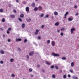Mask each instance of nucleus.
<instances>
[{
  "instance_id": "nucleus-1",
  "label": "nucleus",
  "mask_w": 79,
  "mask_h": 79,
  "mask_svg": "<svg viewBox=\"0 0 79 79\" xmlns=\"http://www.w3.org/2000/svg\"><path fill=\"white\" fill-rule=\"evenodd\" d=\"M52 55L54 56H59V55L58 54L55 53H52Z\"/></svg>"
},
{
  "instance_id": "nucleus-2",
  "label": "nucleus",
  "mask_w": 79,
  "mask_h": 79,
  "mask_svg": "<svg viewBox=\"0 0 79 79\" xmlns=\"http://www.w3.org/2000/svg\"><path fill=\"white\" fill-rule=\"evenodd\" d=\"M40 31V30L37 29L36 30L35 32V35H37L38 34H39V32Z\"/></svg>"
},
{
  "instance_id": "nucleus-3",
  "label": "nucleus",
  "mask_w": 79,
  "mask_h": 79,
  "mask_svg": "<svg viewBox=\"0 0 79 79\" xmlns=\"http://www.w3.org/2000/svg\"><path fill=\"white\" fill-rule=\"evenodd\" d=\"M52 45L53 47L55 45V42L54 41H52L51 42Z\"/></svg>"
},
{
  "instance_id": "nucleus-4",
  "label": "nucleus",
  "mask_w": 79,
  "mask_h": 79,
  "mask_svg": "<svg viewBox=\"0 0 79 79\" xmlns=\"http://www.w3.org/2000/svg\"><path fill=\"white\" fill-rule=\"evenodd\" d=\"M70 30H71V34H73V31H75V28H72Z\"/></svg>"
},
{
  "instance_id": "nucleus-5",
  "label": "nucleus",
  "mask_w": 79,
  "mask_h": 79,
  "mask_svg": "<svg viewBox=\"0 0 79 79\" xmlns=\"http://www.w3.org/2000/svg\"><path fill=\"white\" fill-rule=\"evenodd\" d=\"M26 11L27 12H29V7H27L26 8Z\"/></svg>"
},
{
  "instance_id": "nucleus-6",
  "label": "nucleus",
  "mask_w": 79,
  "mask_h": 79,
  "mask_svg": "<svg viewBox=\"0 0 79 79\" xmlns=\"http://www.w3.org/2000/svg\"><path fill=\"white\" fill-rule=\"evenodd\" d=\"M58 14V12L56 11H55L54 12V15L55 16H57Z\"/></svg>"
},
{
  "instance_id": "nucleus-7",
  "label": "nucleus",
  "mask_w": 79,
  "mask_h": 79,
  "mask_svg": "<svg viewBox=\"0 0 79 79\" xmlns=\"http://www.w3.org/2000/svg\"><path fill=\"white\" fill-rule=\"evenodd\" d=\"M38 10L41 11V10H42V7L40 6L38 8Z\"/></svg>"
},
{
  "instance_id": "nucleus-8",
  "label": "nucleus",
  "mask_w": 79,
  "mask_h": 79,
  "mask_svg": "<svg viewBox=\"0 0 79 79\" xmlns=\"http://www.w3.org/2000/svg\"><path fill=\"white\" fill-rule=\"evenodd\" d=\"M33 54H34V52H32L29 53V55L30 56H32Z\"/></svg>"
},
{
  "instance_id": "nucleus-9",
  "label": "nucleus",
  "mask_w": 79,
  "mask_h": 79,
  "mask_svg": "<svg viewBox=\"0 0 79 79\" xmlns=\"http://www.w3.org/2000/svg\"><path fill=\"white\" fill-rule=\"evenodd\" d=\"M59 24L60 23H59L56 22L55 23V25L56 26H59Z\"/></svg>"
},
{
  "instance_id": "nucleus-10",
  "label": "nucleus",
  "mask_w": 79,
  "mask_h": 79,
  "mask_svg": "<svg viewBox=\"0 0 79 79\" xmlns=\"http://www.w3.org/2000/svg\"><path fill=\"white\" fill-rule=\"evenodd\" d=\"M35 4L34 3H33L31 4V6L33 7H35Z\"/></svg>"
},
{
  "instance_id": "nucleus-11",
  "label": "nucleus",
  "mask_w": 79,
  "mask_h": 79,
  "mask_svg": "<svg viewBox=\"0 0 79 79\" xmlns=\"http://www.w3.org/2000/svg\"><path fill=\"white\" fill-rule=\"evenodd\" d=\"M16 40L17 42L18 41H21V39L20 38H19L16 39Z\"/></svg>"
},
{
  "instance_id": "nucleus-12",
  "label": "nucleus",
  "mask_w": 79,
  "mask_h": 79,
  "mask_svg": "<svg viewBox=\"0 0 79 79\" xmlns=\"http://www.w3.org/2000/svg\"><path fill=\"white\" fill-rule=\"evenodd\" d=\"M73 19H71L70 18H69L68 20L69 21H73Z\"/></svg>"
},
{
  "instance_id": "nucleus-13",
  "label": "nucleus",
  "mask_w": 79,
  "mask_h": 79,
  "mask_svg": "<svg viewBox=\"0 0 79 79\" xmlns=\"http://www.w3.org/2000/svg\"><path fill=\"white\" fill-rule=\"evenodd\" d=\"M74 65V62H72L71 63V66L72 67H73Z\"/></svg>"
},
{
  "instance_id": "nucleus-14",
  "label": "nucleus",
  "mask_w": 79,
  "mask_h": 79,
  "mask_svg": "<svg viewBox=\"0 0 79 79\" xmlns=\"http://www.w3.org/2000/svg\"><path fill=\"white\" fill-rule=\"evenodd\" d=\"M25 27V24H23L22 25V28H24V27Z\"/></svg>"
},
{
  "instance_id": "nucleus-15",
  "label": "nucleus",
  "mask_w": 79,
  "mask_h": 79,
  "mask_svg": "<svg viewBox=\"0 0 79 79\" xmlns=\"http://www.w3.org/2000/svg\"><path fill=\"white\" fill-rule=\"evenodd\" d=\"M37 10H38V8L36 7H35L34 9V10L35 11H37Z\"/></svg>"
},
{
  "instance_id": "nucleus-16",
  "label": "nucleus",
  "mask_w": 79,
  "mask_h": 79,
  "mask_svg": "<svg viewBox=\"0 0 79 79\" xmlns=\"http://www.w3.org/2000/svg\"><path fill=\"white\" fill-rule=\"evenodd\" d=\"M73 79H77V77H76V76H73Z\"/></svg>"
},
{
  "instance_id": "nucleus-17",
  "label": "nucleus",
  "mask_w": 79,
  "mask_h": 79,
  "mask_svg": "<svg viewBox=\"0 0 79 79\" xmlns=\"http://www.w3.org/2000/svg\"><path fill=\"white\" fill-rule=\"evenodd\" d=\"M0 53H1L2 54H4L5 52L3 50H1L0 51Z\"/></svg>"
},
{
  "instance_id": "nucleus-18",
  "label": "nucleus",
  "mask_w": 79,
  "mask_h": 79,
  "mask_svg": "<svg viewBox=\"0 0 79 79\" xmlns=\"http://www.w3.org/2000/svg\"><path fill=\"white\" fill-rule=\"evenodd\" d=\"M31 18H28V19L27 20V22H30V21H31Z\"/></svg>"
},
{
  "instance_id": "nucleus-19",
  "label": "nucleus",
  "mask_w": 79,
  "mask_h": 79,
  "mask_svg": "<svg viewBox=\"0 0 79 79\" xmlns=\"http://www.w3.org/2000/svg\"><path fill=\"white\" fill-rule=\"evenodd\" d=\"M47 43L48 44H49L50 43V40H48L47 41Z\"/></svg>"
},
{
  "instance_id": "nucleus-20",
  "label": "nucleus",
  "mask_w": 79,
  "mask_h": 79,
  "mask_svg": "<svg viewBox=\"0 0 79 79\" xmlns=\"http://www.w3.org/2000/svg\"><path fill=\"white\" fill-rule=\"evenodd\" d=\"M10 16L11 18H14L15 17V15H10Z\"/></svg>"
},
{
  "instance_id": "nucleus-21",
  "label": "nucleus",
  "mask_w": 79,
  "mask_h": 79,
  "mask_svg": "<svg viewBox=\"0 0 79 79\" xmlns=\"http://www.w3.org/2000/svg\"><path fill=\"white\" fill-rule=\"evenodd\" d=\"M63 77L64 79H66V75H64Z\"/></svg>"
},
{
  "instance_id": "nucleus-22",
  "label": "nucleus",
  "mask_w": 79,
  "mask_h": 79,
  "mask_svg": "<svg viewBox=\"0 0 79 79\" xmlns=\"http://www.w3.org/2000/svg\"><path fill=\"white\" fill-rule=\"evenodd\" d=\"M46 64H48V65H50V63H49V62H48V61H46Z\"/></svg>"
},
{
  "instance_id": "nucleus-23",
  "label": "nucleus",
  "mask_w": 79,
  "mask_h": 79,
  "mask_svg": "<svg viewBox=\"0 0 79 79\" xmlns=\"http://www.w3.org/2000/svg\"><path fill=\"white\" fill-rule=\"evenodd\" d=\"M20 17L21 18H23L24 17V15L22 14L20 15Z\"/></svg>"
},
{
  "instance_id": "nucleus-24",
  "label": "nucleus",
  "mask_w": 79,
  "mask_h": 79,
  "mask_svg": "<svg viewBox=\"0 0 79 79\" xmlns=\"http://www.w3.org/2000/svg\"><path fill=\"white\" fill-rule=\"evenodd\" d=\"M60 30L61 31H63L65 30V29L64 28H62Z\"/></svg>"
},
{
  "instance_id": "nucleus-25",
  "label": "nucleus",
  "mask_w": 79,
  "mask_h": 79,
  "mask_svg": "<svg viewBox=\"0 0 79 79\" xmlns=\"http://www.w3.org/2000/svg\"><path fill=\"white\" fill-rule=\"evenodd\" d=\"M29 72H31V71H32V69L31 68H30L29 69Z\"/></svg>"
},
{
  "instance_id": "nucleus-26",
  "label": "nucleus",
  "mask_w": 79,
  "mask_h": 79,
  "mask_svg": "<svg viewBox=\"0 0 79 79\" xmlns=\"http://www.w3.org/2000/svg\"><path fill=\"white\" fill-rule=\"evenodd\" d=\"M13 61H14V59H10V61L11 63H12V62H13Z\"/></svg>"
},
{
  "instance_id": "nucleus-27",
  "label": "nucleus",
  "mask_w": 79,
  "mask_h": 79,
  "mask_svg": "<svg viewBox=\"0 0 79 79\" xmlns=\"http://www.w3.org/2000/svg\"><path fill=\"white\" fill-rule=\"evenodd\" d=\"M44 14L42 13L40 15V17H43L44 16Z\"/></svg>"
},
{
  "instance_id": "nucleus-28",
  "label": "nucleus",
  "mask_w": 79,
  "mask_h": 79,
  "mask_svg": "<svg viewBox=\"0 0 79 79\" xmlns=\"http://www.w3.org/2000/svg\"><path fill=\"white\" fill-rule=\"evenodd\" d=\"M27 39H26L24 40V43H26L27 42Z\"/></svg>"
},
{
  "instance_id": "nucleus-29",
  "label": "nucleus",
  "mask_w": 79,
  "mask_h": 79,
  "mask_svg": "<svg viewBox=\"0 0 79 79\" xmlns=\"http://www.w3.org/2000/svg\"><path fill=\"white\" fill-rule=\"evenodd\" d=\"M3 9H0V12H1V13H2L3 12Z\"/></svg>"
},
{
  "instance_id": "nucleus-30",
  "label": "nucleus",
  "mask_w": 79,
  "mask_h": 79,
  "mask_svg": "<svg viewBox=\"0 0 79 79\" xmlns=\"http://www.w3.org/2000/svg\"><path fill=\"white\" fill-rule=\"evenodd\" d=\"M70 72V73H73V69H70L69 70Z\"/></svg>"
},
{
  "instance_id": "nucleus-31",
  "label": "nucleus",
  "mask_w": 79,
  "mask_h": 79,
  "mask_svg": "<svg viewBox=\"0 0 79 79\" xmlns=\"http://www.w3.org/2000/svg\"><path fill=\"white\" fill-rule=\"evenodd\" d=\"M19 21H20V22H22V19H21V18H19Z\"/></svg>"
},
{
  "instance_id": "nucleus-32",
  "label": "nucleus",
  "mask_w": 79,
  "mask_h": 79,
  "mask_svg": "<svg viewBox=\"0 0 79 79\" xmlns=\"http://www.w3.org/2000/svg\"><path fill=\"white\" fill-rule=\"evenodd\" d=\"M11 76L12 77H15V75L14 74H12L11 75Z\"/></svg>"
},
{
  "instance_id": "nucleus-33",
  "label": "nucleus",
  "mask_w": 79,
  "mask_h": 79,
  "mask_svg": "<svg viewBox=\"0 0 79 79\" xmlns=\"http://www.w3.org/2000/svg\"><path fill=\"white\" fill-rule=\"evenodd\" d=\"M5 19H3L2 20V22H3V23H4V22H5Z\"/></svg>"
},
{
  "instance_id": "nucleus-34",
  "label": "nucleus",
  "mask_w": 79,
  "mask_h": 79,
  "mask_svg": "<svg viewBox=\"0 0 79 79\" xmlns=\"http://www.w3.org/2000/svg\"><path fill=\"white\" fill-rule=\"evenodd\" d=\"M55 68H56V69H58V67L57 66H55Z\"/></svg>"
},
{
  "instance_id": "nucleus-35",
  "label": "nucleus",
  "mask_w": 79,
  "mask_h": 79,
  "mask_svg": "<svg viewBox=\"0 0 79 79\" xmlns=\"http://www.w3.org/2000/svg\"><path fill=\"white\" fill-rule=\"evenodd\" d=\"M68 12H66L65 14L64 15L65 16H67L68 15Z\"/></svg>"
},
{
  "instance_id": "nucleus-36",
  "label": "nucleus",
  "mask_w": 79,
  "mask_h": 79,
  "mask_svg": "<svg viewBox=\"0 0 79 79\" xmlns=\"http://www.w3.org/2000/svg\"><path fill=\"white\" fill-rule=\"evenodd\" d=\"M44 27H45V26H44V25H43L41 26V28H42V29H43V28H44Z\"/></svg>"
},
{
  "instance_id": "nucleus-37",
  "label": "nucleus",
  "mask_w": 79,
  "mask_h": 79,
  "mask_svg": "<svg viewBox=\"0 0 79 79\" xmlns=\"http://www.w3.org/2000/svg\"><path fill=\"white\" fill-rule=\"evenodd\" d=\"M26 57H27V58L28 59L29 58V56L28 55Z\"/></svg>"
},
{
  "instance_id": "nucleus-38",
  "label": "nucleus",
  "mask_w": 79,
  "mask_h": 79,
  "mask_svg": "<svg viewBox=\"0 0 79 79\" xmlns=\"http://www.w3.org/2000/svg\"><path fill=\"white\" fill-rule=\"evenodd\" d=\"M0 30H1V31H3V30H4L3 28L2 27L0 28Z\"/></svg>"
},
{
  "instance_id": "nucleus-39",
  "label": "nucleus",
  "mask_w": 79,
  "mask_h": 79,
  "mask_svg": "<svg viewBox=\"0 0 79 79\" xmlns=\"http://www.w3.org/2000/svg\"><path fill=\"white\" fill-rule=\"evenodd\" d=\"M52 77L53 78H55V76L54 75H52Z\"/></svg>"
},
{
  "instance_id": "nucleus-40",
  "label": "nucleus",
  "mask_w": 79,
  "mask_h": 79,
  "mask_svg": "<svg viewBox=\"0 0 79 79\" xmlns=\"http://www.w3.org/2000/svg\"><path fill=\"white\" fill-rule=\"evenodd\" d=\"M62 59L63 60H66V57H63L62 58Z\"/></svg>"
},
{
  "instance_id": "nucleus-41",
  "label": "nucleus",
  "mask_w": 79,
  "mask_h": 79,
  "mask_svg": "<svg viewBox=\"0 0 79 79\" xmlns=\"http://www.w3.org/2000/svg\"><path fill=\"white\" fill-rule=\"evenodd\" d=\"M0 63L1 64H3V61H0Z\"/></svg>"
},
{
  "instance_id": "nucleus-42",
  "label": "nucleus",
  "mask_w": 79,
  "mask_h": 79,
  "mask_svg": "<svg viewBox=\"0 0 79 79\" xmlns=\"http://www.w3.org/2000/svg\"><path fill=\"white\" fill-rule=\"evenodd\" d=\"M74 8H77V5H76L74 6Z\"/></svg>"
},
{
  "instance_id": "nucleus-43",
  "label": "nucleus",
  "mask_w": 79,
  "mask_h": 79,
  "mask_svg": "<svg viewBox=\"0 0 79 79\" xmlns=\"http://www.w3.org/2000/svg\"><path fill=\"white\" fill-rule=\"evenodd\" d=\"M60 35H61V36H63V32L61 33H60Z\"/></svg>"
},
{
  "instance_id": "nucleus-44",
  "label": "nucleus",
  "mask_w": 79,
  "mask_h": 79,
  "mask_svg": "<svg viewBox=\"0 0 79 79\" xmlns=\"http://www.w3.org/2000/svg\"><path fill=\"white\" fill-rule=\"evenodd\" d=\"M68 77H71V75L69 74L68 75Z\"/></svg>"
},
{
  "instance_id": "nucleus-45",
  "label": "nucleus",
  "mask_w": 79,
  "mask_h": 79,
  "mask_svg": "<svg viewBox=\"0 0 79 79\" xmlns=\"http://www.w3.org/2000/svg\"><path fill=\"white\" fill-rule=\"evenodd\" d=\"M45 18H48V15H46V17H45Z\"/></svg>"
},
{
  "instance_id": "nucleus-46",
  "label": "nucleus",
  "mask_w": 79,
  "mask_h": 79,
  "mask_svg": "<svg viewBox=\"0 0 79 79\" xmlns=\"http://www.w3.org/2000/svg\"><path fill=\"white\" fill-rule=\"evenodd\" d=\"M8 30L9 31H11V28L10 27L8 28Z\"/></svg>"
},
{
  "instance_id": "nucleus-47",
  "label": "nucleus",
  "mask_w": 79,
  "mask_h": 79,
  "mask_svg": "<svg viewBox=\"0 0 79 79\" xmlns=\"http://www.w3.org/2000/svg\"><path fill=\"white\" fill-rule=\"evenodd\" d=\"M38 39H41V37H40V36H39L38 37Z\"/></svg>"
},
{
  "instance_id": "nucleus-48",
  "label": "nucleus",
  "mask_w": 79,
  "mask_h": 79,
  "mask_svg": "<svg viewBox=\"0 0 79 79\" xmlns=\"http://www.w3.org/2000/svg\"><path fill=\"white\" fill-rule=\"evenodd\" d=\"M18 50L19 51V52H21V49H20V48H18Z\"/></svg>"
},
{
  "instance_id": "nucleus-49",
  "label": "nucleus",
  "mask_w": 79,
  "mask_h": 79,
  "mask_svg": "<svg viewBox=\"0 0 79 79\" xmlns=\"http://www.w3.org/2000/svg\"><path fill=\"white\" fill-rule=\"evenodd\" d=\"M51 68H54V66L53 65H52L51 67Z\"/></svg>"
},
{
  "instance_id": "nucleus-50",
  "label": "nucleus",
  "mask_w": 79,
  "mask_h": 79,
  "mask_svg": "<svg viewBox=\"0 0 79 79\" xmlns=\"http://www.w3.org/2000/svg\"><path fill=\"white\" fill-rule=\"evenodd\" d=\"M42 71L43 72V73H44V72H45V70L44 69H42Z\"/></svg>"
},
{
  "instance_id": "nucleus-51",
  "label": "nucleus",
  "mask_w": 79,
  "mask_h": 79,
  "mask_svg": "<svg viewBox=\"0 0 79 79\" xmlns=\"http://www.w3.org/2000/svg\"><path fill=\"white\" fill-rule=\"evenodd\" d=\"M37 67H40V65H37Z\"/></svg>"
},
{
  "instance_id": "nucleus-52",
  "label": "nucleus",
  "mask_w": 79,
  "mask_h": 79,
  "mask_svg": "<svg viewBox=\"0 0 79 79\" xmlns=\"http://www.w3.org/2000/svg\"><path fill=\"white\" fill-rule=\"evenodd\" d=\"M13 11H14L15 13H16V10H13Z\"/></svg>"
},
{
  "instance_id": "nucleus-53",
  "label": "nucleus",
  "mask_w": 79,
  "mask_h": 79,
  "mask_svg": "<svg viewBox=\"0 0 79 79\" xmlns=\"http://www.w3.org/2000/svg\"><path fill=\"white\" fill-rule=\"evenodd\" d=\"M8 42H10L11 41V40H10V39H8Z\"/></svg>"
},
{
  "instance_id": "nucleus-54",
  "label": "nucleus",
  "mask_w": 79,
  "mask_h": 79,
  "mask_svg": "<svg viewBox=\"0 0 79 79\" xmlns=\"http://www.w3.org/2000/svg\"><path fill=\"white\" fill-rule=\"evenodd\" d=\"M7 34H10V32H9V31H7Z\"/></svg>"
},
{
  "instance_id": "nucleus-55",
  "label": "nucleus",
  "mask_w": 79,
  "mask_h": 79,
  "mask_svg": "<svg viewBox=\"0 0 79 79\" xmlns=\"http://www.w3.org/2000/svg\"><path fill=\"white\" fill-rule=\"evenodd\" d=\"M79 15V14H78V13H77L75 15L76 16H77V15Z\"/></svg>"
},
{
  "instance_id": "nucleus-56",
  "label": "nucleus",
  "mask_w": 79,
  "mask_h": 79,
  "mask_svg": "<svg viewBox=\"0 0 79 79\" xmlns=\"http://www.w3.org/2000/svg\"><path fill=\"white\" fill-rule=\"evenodd\" d=\"M16 2L18 3V2H19V0H16Z\"/></svg>"
},
{
  "instance_id": "nucleus-57",
  "label": "nucleus",
  "mask_w": 79,
  "mask_h": 79,
  "mask_svg": "<svg viewBox=\"0 0 79 79\" xmlns=\"http://www.w3.org/2000/svg\"><path fill=\"white\" fill-rule=\"evenodd\" d=\"M60 30H57V32H60Z\"/></svg>"
},
{
  "instance_id": "nucleus-58",
  "label": "nucleus",
  "mask_w": 79,
  "mask_h": 79,
  "mask_svg": "<svg viewBox=\"0 0 79 79\" xmlns=\"http://www.w3.org/2000/svg\"><path fill=\"white\" fill-rule=\"evenodd\" d=\"M66 18V16L64 15V18Z\"/></svg>"
},
{
  "instance_id": "nucleus-59",
  "label": "nucleus",
  "mask_w": 79,
  "mask_h": 79,
  "mask_svg": "<svg viewBox=\"0 0 79 79\" xmlns=\"http://www.w3.org/2000/svg\"><path fill=\"white\" fill-rule=\"evenodd\" d=\"M3 36L4 37H5V35H3Z\"/></svg>"
},
{
  "instance_id": "nucleus-60",
  "label": "nucleus",
  "mask_w": 79,
  "mask_h": 79,
  "mask_svg": "<svg viewBox=\"0 0 79 79\" xmlns=\"http://www.w3.org/2000/svg\"><path fill=\"white\" fill-rule=\"evenodd\" d=\"M35 46H37V44H35Z\"/></svg>"
},
{
  "instance_id": "nucleus-61",
  "label": "nucleus",
  "mask_w": 79,
  "mask_h": 79,
  "mask_svg": "<svg viewBox=\"0 0 79 79\" xmlns=\"http://www.w3.org/2000/svg\"><path fill=\"white\" fill-rule=\"evenodd\" d=\"M31 77H33V75H31Z\"/></svg>"
},
{
  "instance_id": "nucleus-62",
  "label": "nucleus",
  "mask_w": 79,
  "mask_h": 79,
  "mask_svg": "<svg viewBox=\"0 0 79 79\" xmlns=\"http://www.w3.org/2000/svg\"><path fill=\"white\" fill-rule=\"evenodd\" d=\"M35 1H36V2H37V1H38V0H35Z\"/></svg>"
},
{
  "instance_id": "nucleus-63",
  "label": "nucleus",
  "mask_w": 79,
  "mask_h": 79,
  "mask_svg": "<svg viewBox=\"0 0 79 79\" xmlns=\"http://www.w3.org/2000/svg\"><path fill=\"white\" fill-rule=\"evenodd\" d=\"M62 70H60V73H62Z\"/></svg>"
},
{
  "instance_id": "nucleus-64",
  "label": "nucleus",
  "mask_w": 79,
  "mask_h": 79,
  "mask_svg": "<svg viewBox=\"0 0 79 79\" xmlns=\"http://www.w3.org/2000/svg\"><path fill=\"white\" fill-rule=\"evenodd\" d=\"M9 6V7H10V6H11V5H10Z\"/></svg>"
}]
</instances>
